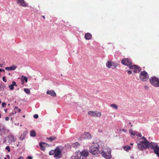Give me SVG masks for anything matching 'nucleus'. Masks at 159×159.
<instances>
[{"mask_svg":"<svg viewBox=\"0 0 159 159\" xmlns=\"http://www.w3.org/2000/svg\"><path fill=\"white\" fill-rule=\"evenodd\" d=\"M79 145L80 144H79V143H78V142H76L72 145L71 147L74 148H76L78 146H79Z\"/></svg>","mask_w":159,"mask_h":159,"instance_id":"c85d7f7f","label":"nucleus"},{"mask_svg":"<svg viewBox=\"0 0 159 159\" xmlns=\"http://www.w3.org/2000/svg\"><path fill=\"white\" fill-rule=\"evenodd\" d=\"M111 150L107 146L103 147L100 152L102 156L106 159H110L111 158Z\"/></svg>","mask_w":159,"mask_h":159,"instance_id":"f03ea898","label":"nucleus"},{"mask_svg":"<svg viewBox=\"0 0 159 159\" xmlns=\"http://www.w3.org/2000/svg\"><path fill=\"white\" fill-rule=\"evenodd\" d=\"M56 137L55 136H51L49 138H47V139L49 140L50 141L52 142L56 139Z\"/></svg>","mask_w":159,"mask_h":159,"instance_id":"a878e982","label":"nucleus"},{"mask_svg":"<svg viewBox=\"0 0 159 159\" xmlns=\"http://www.w3.org/2000/svg\"><path fill=\"white\" fill-rule=\"evenodd\" d=\"M122 130L123 131L125 132L126 131V130L125 129H122Z\"/></svg>","mask_w":159,"mask_h":159,"instance_id":"4d7b16f0","label":"nucleus"},{"mask_svg":"<svg viewBox=\"0 0 159 159\" xmlns=\"http://www.w3.org/2000/svg\"><path fill=\"white\" fill-rule=\"evenodd\" d=\"M118 66V64L117 63L112 61V69H116V67Z\"/></svg>","mask_w":159,"mask_h":159,"instance_id":"393cba45","label":"nucleus"},{"mask_svg":"<svg viewBox=\"0 0 159 159\" xmlns=\"http://www.w3.org/2000/svg\"><path fill=\"white\" fill-rule=\"evenodd\" d=\"M92 136L88 132H84L79 138V140H82L85 139H90Z\"/></svg>","mask_w":159,"mask_h":159,"instance_id":"1a4fd4ad","label":"nucleus"},{"mask_svg":"<svg viewBox=\"0 0 159 159\" xmlns=\"http://www.w3.org/2000/svg\"><path fill=\"white\" fill-rule=\"evenodd\" d=\"M17 67V66L15 65H12L10 67H6L5 69L7 70H14Z\"/></svg>","mask_w":159,"mask_h":159,"instance_id":"dca6fc26","label":"nucleus"},{"mask_svg":"<svg viewBox=\"0 0 159 159\" xmlns=\"http://www.w3.org/2000/svg\"><path fill=\"white\" fill-rule=\"evenodd\" d=\"M150 83L155 87H159V79L156 77H151L149 79Z\"/></svg>","mask_w":159,"mask_h":159,"instance_id":"0eeeda50","label":"nucleus"},{"mask_svg":"<svg viewBox=\"0 0 159 159\" xmlns=\"http://www.w3.org/2000/svg\"><path fill=\"white\" fill-rule=\"evenodd\" d=\"M43 19H44L45 18V16H43Z\"/></svg>","mask_w":159,"mask_h":159,"instance_id":"052dcab7","label":"nucleus"},{"mask_svg":"<svg viewBox=\"0 0 159 159\" xmlns=\"http://www.w3.org/2000/svg\"><path fill=\"white\" fill-rule=\"evenodd\" d=\"M24 158L22 157H20V158H19L18 159H23Z\"/></svg>","mask_w":159,"mask_h":159,"instance_id":"603ef678","label":"nucleus"},{"mask_svg":"<svg viewBox=\"0 0 159 159\" xmlns=\"http://www.w3.org/2000/svg\"><path fill=\"white\" fill-rule=\"evenodd\" d=\"M4 86L0 84V89H4Z\"/></svg>","mask_w":159,"mask_h":159,"instance_id":"37998d69","label":"nucleus"},{"mask_svg":"<svg viewBox=\"0 0 159 159\" xmlns=\"http://www.w3.org/2000/svg\"><path fill=\"white\" fill-rule=\"evenodd\" d=\"M27 132L26 131H25L23 132V134H22L20 136L19 138V139L21 140H23L27 134Z\"/></svg>","mask_w":159,"mask_h":159,"instance_id":"412c9836","label":"nucleus"},{"mask_svg":"<svg viewBox=\"0 0 159 159\" xmlns=\"http://www.w3.org/2000/svg\"><path fill=\"white\" fill-rule=\"evenodd\" d=\"M63 148L61 146H58L54 150H52L49 152V154L54 155V157L58 159L61 157V152Z\"/></svg>","mask_w":159,"mask_h":159,"instance_id":"f257e3e1","label":"nucleus"},{"mask_svg":"<svg viewBox=\"0 0 159 159\" xmlns=\"http://www.w3.org/2000/svg\"><path fill=\"white\" fill-rule=\"evenodd\" d=\"M1 101H0V104H1Z\"/></svg>","mask_w":159,"mask_h":159,"instance_id":"69168bd1","label":"nucleus"},{"mask_svg":"<svg viewBox=\"0 0 159 159\" xmlns=\"http://www.w3.org/2000/svg\"><path fill=\"white\" fill-rule=\"evenodd\" d=\"M139 79L142 81H145L148 80L149 76L145 71H141L139 74Z\"/></svg>","mask_w":159,"mask_h":159,"instance_id":"423d86ee","label":"nucleus"},{"mask_svg":"<svg viewBox=\"0 0 159 159\" xmlns=\"http://www.w3.org/2000/svg\"><path fill=\"white\" fill-rule=\"evenodd\" d=\"M2 105L3 107H5L6 106L7 104L5 102H2Z\"/></svg>","mask_w":159,"mask_h":159,"instance_id":"58836bf2","label":"nucleus"},{"mask_svg":"<svg viewBox=\"0 0 159 159\" xmlns=\"http://www.w3.org/2000/svg\"><path fill=\"white\" fill-rule=\"evenodd\" d=\"M4 159H9V158H7V157H5L4 158Z\"/></svg>","mask_w":159,"mask_h":159,"instance_id":"bf43d9fd","label":"nucleus"},{"mask_svg":"<svg viewBox=\"0 0 159 159\" xmlns=\"http://www.w3.org/2000/svg\"><path fill=\"white\" fill-rule=\"evenodd\" d=\"M88 114L91 116L96 117H100L101 116V113L97 111H89L88 112Z\"/></svg>","mask_w":159,"mask_h":159,"instance_id":"f8f14e48","label":"nucleus"},{"mask_svg":"<svg viewBox=\"0 0 159 159\" xmlns=\"http://www.w3.org/2000/svg\"><path fill=\"white\" fill-rule=\"evenodd\" d=\"M131 147L129 145L127 146H125L123 147L124 150L126 151H128L130 149Z\"/></svg>","mask_w":159,"mask_h":159,"instance_id":"cd10ccee","label":"nucleus"},{"mask_svg":"<svg viewBox=\"0 0 159 159\" xmlns=\"http://www.w3.org/2000/svg\"><path fill=\"white\" fill-rule=\"evenodd\" d=\"M106 66L108 68H112V61H107L106 63Z\"/></svg>","mask_w":159,"mask_h":159,"instance_id":"5701e85b","label":"nucleus"},{"mask_svg":"<svg viewBox=\"0 0 159 159\" xmlns=\"http://www.w3.org/2000/svg\"><path fill=\"white\" fill-rule=\"evenodd\" d=\"M46 93L50 95L52 97H55L56 96V93L52 90L48 91Z\"/></svg>","mask_w":159,"mask_h":159,"instance_id":"6ab92c4d","label":"nucleus"},{"mask_svg":"<svg viewBox=\"0 0 159 159\" xmlns=\"http://www.w3.org/2000/svg\"><path fill=\"white\" fill-rule=\"evenodd\" d=\"M8 106H9V105H10V104H8Z\"/></svg>","mask_w":159,"mask_h":159,"instance_id":"774afa93","label":"nucleus"},{"mask_svg":"<svg viewBox=\"0 0 159 159\" xmlns=\"http://www.w3.org/2000/svg\"><path fill=\"white\" fill-rule=\"evenodd\" d=\"M38 115L37 114H35L34 116V117L35 119H37L38 118Z\"/></svg>","mask_w":159,"mask_h":159,"instance_id":"4c0bfd02","label":"nucleus"},{"mask_svg":"<svg viewBox=\"0 0 159 159\" xmlns=\"http://www.w3.org/2000/svg\"><path fill=\"white\" fill-rule=\"evenodd\" d=\"M9 88L11 90H12L14 88L12 84L9 85Z\"/></svg>","mask_w":159,"mask_h":159,"instance_id":"72a5a7b5","label":"nucleus"},{"mask_svg":"<svg viewBox=\"0 0 159 159\" xmlns=\"http://www.w3.org/2000/svg\"><path fill=\"white\" fill-rule=\"evenodd\" d=\"M129 133L131 135H136V134H137V133L136 131H133L130 130L129 131Z\"/></svg>","mask_w":159,"mask_h":159,"instance_id":"c756f323","label":"nucleus"},{"mask_svg":"<svg viewBox=\"0 0 159 159\" xmlns=\"http://www.w3.org/2000/svg\"><path fill=\"white\" fill-rule=\"evenodd\" d=\"M82 157H86L89 155V153L87 150H84L81 152Z\"/></svg>","mask_w":159,"mask_h":159,"instance_id":"f3484780","label":"nucleus"},{"mask_svg":"<svg viewBox=\"0 0 159 159\" xmlns=\"http://www.w3.org/2000/svg\"><path fill=\"white\" fill-rule=\"evenodd\" d=\"M2 80H3L4 82H7V80L6 79V77L5 76H4V77H3Z\"/></svg>","mask_w":159,"mask_h":159,"instance_id":"ea45409f","label":"nucleus"},{"mask_svg":"<svg viewBox=\"0 0 159 159\" xmlns=\"http://www.w3.org/2000/svg\"><path fill=\"white\" fill-rule=\"evenodd\" d=\"M13 86H17V85L16 84V82L14 81H13L12 82V84H11Z\"/></svg>","mask_w":159,"mask_h":159,"instance_id":"c9c22d12","label":"nucleus"},{"mask_svg":"<svg viewBox=\"0 0 159 159\" xmlns=\"http://www.w3.org/2000/svg\"><path fill=\"white\" fill-rule=\"evenodd\" d=\"M24 91L26 93L28 94H29L30 93V91L29 89H24Z\"/></svg>","mask_w":159,"mask_h":159,"instance_id":"7c9ffc66","label":"nucleus"},{"mask_svg":"<svg viewBox=\"0 0 159 159\" xmlns=\"http://www.w3.org/2000/svg\"><path fill=\"white\" fill-rule=\"evenodd\" d=\"M139 139H142L143 140V141H145L146 142H148L147 139L144 136Z\"/></svg>","mask_w":159,"mask_h":159,"instance_id":"473e14b6","label":"nucleus"},{"mask_svg":"<svg viewBox=\"0 0 159 159\" xmlns=\"http://www.w3.org/2000/svg\"><path fill=\"white\" fill-rule=\"evenodd\" d=\"M136 135L137 136L139 137H141V134L140 133H139V134L137 133V134H136Z\"/></svg>","mask_w":159,"mask_h":159,"instance_id":"79ce46f5","label":"nucleus"},{"mask_svg":"<svg viewBox=\"0 0 159 159\" xmlns=\"http://www.w3.org/2000/svg\"><path fill=\"white\" fill-rule=\"evenodd\" d=\"M16 111H14L13 112H12L10 114V115L11 116L12 115H14L16 113Z\"/></svg>","mask_w":159,"mask_h":159,"instance_id":"a19ab883","label":"nucleus"},{"mask_svg":"<svg viewBox=\"0 0 159 159\" xmlns=\"http://www.w3.org/2000/svg\"><path fill=\"white\" fill-rule=\"evenodd\" d=\"M2 66H3V64H0V66L1 67H2Z\"/></svg>","mask_w":159,"mask_h":159,"instance_id":"5fc2aeb1","label":"nucleus"},{"mask_svg":"<svg viewBox=\"0 0 159 159\" xmlns=\"http://www.w3.org/2000/svg\"><path fill=\"white\" fill-rule=\"evenodd\" d=\"M153 142L145 141H140L139 143L137 144L138 148L140 150H145L146 148H151V145Z\"/></svg>","mask_w":159,"mask_h":159,"instance_id":"7ed1b4c3","label":"nucleus"},{"mask_svg":"<svg viewBox=\"0 0 159 159\" xmlns=\"http://www.w3.org/2000/svg\"><path fill=\"white\" fill-rule=\"evenodd\" d=\"M35 131L34 130H32L30 131V135L31 137H34L36 136Z\"/></svg>","mask_w":159,"mask_h":159,"instance_id":"bb28decb","label":"nucleus"},{"mask_svg":"<svg viewBox=\"0 0 159 159\" xmlns=\"http://www.w3.org/2000/svg\"><path fill=\"white\" fill-rule=\"evenodd\" d=\"M17 147H18L19 146V144H17Z\"/></svg>","mask_w":159,"mask_h":159,"instance_id":"0e129e2a","label":"nucleus"},{"mask_svg":"<svg viewBox=\"0 0 159 159\" xmlns=\"http://www.w3.org/2000/svg\"><path fill=\"white\" fill-rule=\"evenodd\" d=\"M7 140L8 143L9 144H11L16 141V139L15 138L13 135H10L6 137L5 139L3 141V142L6 143Z\"/></svg>","mask_w":159,"mask_h":159,"instance_id":"6e6552de","label":"nucleus"},{"mask_svg":"<svg viewBox=\"0 0 159 159\" xmlns=\"http://www.w3.org/2000/svg\"><path fill=\"white\" fill-rule=\"evenodd\" d=\"M5 149L8 150V152H10V147L8 146H7L6 147Z\"/></svg>","mask_w":159,"mask_h":159,"instance_id":"f704fd0d","label":"nucleus"},{"mask_svg":"<svg viewBox=\"0 0 159 159\" xmlns=\"http://www.w3.org/2000/svg\"><path fill=\"white\" fill-rule=\"evenodd\" d=\"M39 145L40 146V149L42 150L43 151L45 149V146H44V145H47V144L46 143L44 142H40L39 143Z\"/></svg>","mask_w":159,"mask_h":159,"instance_id":"a211bd4d","label":"nucleus"},{"mask_svg":"<svg viewBox=\"0 0 159 159\" xmlns=\"http://www.w3.org/2000/svg\"><path fill=\"white\" fill-rule=\"evenodd\" d=\"M152 144L151 148L153 149L154 153L159 157V147L156 143L153 142Z\"/></svg>","mask_w":159,"mask_h":159,"instance_id":"9d476101","label":"nucleus"},{"mask_svg":"<svg viewBox=\"0 0 159 159\" xmlns=\"http://www.w3.org/2000/svg\"><path fill=\"white\" fill-rule=\"evenodd\" d=\"M18 109V112H20L21 111V109Z\"/></svg>","mask_w":159,"mask_h":159,"instance_id":"864d4df0","label":"nucleus"},{"mask_svg":"<svg viewBox=\"0 0 159 159\" xmlns=\"http://www.w3.org/2000/svg\"><path fill=\"white\" fill-rule=\"evenodd\" d=\"M7 157H9V155H7Z\"/></svg>","mask_w":159,"mask_h":159,"instance_id":"680f3d73","label":"nucleus"},{"mask_svg":"<svg viewBox=\"0 0 159 159\" xmlns=\"http://www.w3.org/2000/svg\"><path fill=\"white\" fill-rule=\"evenodd\" d=\"M144 87L146 89H148V87L147 85H145L144 86Z\"/></svg>","mask_w":159,"mask_h":159,"instance_id":"de8ad7c7","label":"nucleus"},{"mask_svg":"<svg viewBox=\"0 0 159 159\" xmlns=\"http://www.w3.org/2000/svg\"><path fill=\"white\" fill-rule=\"evenodd\" d=\"M71 159H78L77 158L76 155L75 156H71Z\"/></svg>","mask_w":159,"mask_h":159,"instance_id":"e433bc0d","label":"nucleus"},{"mask_svg":"<svg viewBox=\"0 0 159 159\" xmlns=\"http://www.w3.org/2000/svg\"><path fill=\"white\" fill-rule=\"evenodd\" d=\"M129 124H130L131 123L130 122H129Z\"/></svg>","mask_w":159,"mask_h":159,"instance_id":"338daca9","label":"nucleus"},{"mask_svg":"<svg viewBox=\"0 0 159 159\" xmlns=\"http://www.w3.org/2000/svg\"><path fill=\"white\" fill-rule=\"evenodd\" d=\"M18 109V107H15V108H14V109L15 110H17V109Z\"/></svg>","mask_w":159,"mask_h":159,"instance_id":"3c124183","label":"nucleus"},{"mask_svg":"<svg viewBox=\"0 0 159 159\" xmlns=\"http://www.w3.org/2000/svg\"><path fill=\"white\" fill-rule=\"evenodd\" d=\"M25 115H24L23 116V117H25Z\"/></svg>","mask_w":159,"mask_h":159,"instance_id":"e2e57ef3","label":"nucleus"},{"mask_svg":"<svg viewBox=\"0 0 159 159\" xmlns=\"http://www.w3.org/2000/svg\"><path fill=\"white\" fill-rule=\"evenodd\" d=\"M75 155L77 157V158L79 159H80L81 158L82 154L81 152H75Z\"/></svg>","mask_w":159,"mask_h":159,"instance_id":"4be33fe9","label":"nucleus"},{"mask_svg":"<svg viewBox=\"0 0 159 159\" xmlns=\"http://www.w3.org/2000/svg\"><path fill=\"white\" fill-rule=\"evenodd\" d=\"M81 159H86V157H82Z\"/></svg>","mask_w":159,"mask_h":159,"instance_id":"8fccbe9b","label":"nucleus"},{"mask_svg":"<svg viewBox=\"0 0 159 159\" xmlns=\"http://www.w3.org/2000/svg\"><path fill=\"white\" fill-rule=\"evenodd\" d=\"M111 106L115 109H117L118 108L117 106L115 104H111Z\"/></svg>","mask_w":159,"mask_h":159,"instance_id":"2f4dec72","label":"nucleus"},{"mask_svg":"<svg viewBox=\"0 0 159 159\" xmlns=\"http://www.w3.org/2000/svg\"><path fill=\"white\" fill-rule=\"evenodd\" d=\"M27 159H32V157L30 156H28L27 157Z\"/></svg>","mask_w":159,"mask_h":159,"instance_id":"49530a36","label":"nucleus"},{"mask_svg":"<svg viewBox=\"0 0 159 159\" xmlns=\"http://www.w3.org/2000/svg\"><path fill=\"white\" fill-rule=\"evenodd\" d=\"M128 73L129 74H130L132 73V71L131 70H127Z\"/></svg>","mask_w":159,"mask_h":159,"instance_id":"a18cd8bd","label":"nucleus"},{"mask_svg":"<svg viewBox=\"0 0 159 159\" xmlns=\"http://www.w3.org/2000/svg\"><path fill=\"white\" fill-rule=\"evenodd\" d=\"M7 109H6L5 110H4V111L5 112H7Z\"/></svg>","mask_w":159,"mask_h":159,"instance_id":"6e6d98bb","label":"nucleus"},{"mask_svg":"<svg viewBox=\"0 0 159 159\" xmlns=\"http://www.w3.org/2000/svg\"><path fill=\"white\" fill-rule=\"evenodd\" d=\"M5 71V70L4 69H0V73L1 72H4Z\"/></svg>","mask_w":159,"mask_h":159,"instance_id":"c03bdc74","label":"nucleus"},{"mask_svg":"<svg viewBox=\"0 0 159 159\" xmlns=\"http://www.w3.org/2000/svg\"><path fill=\"white\" fill-rule=\"evenodd\" d=\"M5 120L6 121H8L9 120V118L8 117H6Z\"/></svg>","mask_w":159,"mask_h":159,"instance_id":"09e8293b","label":"nucleus"},{"mask_svg":"<svg viewBox=\"0 0 159 159\" xmlns=\"http://www.w3.org/2000/svg\"><path fill=\"white\" fill-rule=\"evenodd\" d=\"M121 63L125 66H129L132 65V61L129 59L125 58L123 59L121 61Z\"/></svg>","mask_w":159,"mask_h":159,"instance_id":"9b49d317","label":"nucleus"},{"mask_svg":"<svg viewBox=\"0 0 159 159\" xmlns=\"http://www.w3.org/2000/svg\"><path fill=\"white\" fill-rule=\"evenodd\" d=\"M133 143H130V145H133Z\"/></svg>","mask_w":159,"mask_h":159,"instance_id":"13d9d810","label":"nucleus"},{"mask_svg":"<svg viewBox=\"0 0 159 159\" xmlns=\"http://www.w3.org/2000/svg\"><path fill=\"white\" fill-rule=\"evenodd\" d=\"M9 132V130L7 129L4 125H2L0 126V133L1 134L3 135Z\"/></svg>","mask_w":159,"mask_h":159,"instance_id":"4468645a","label":"nucleus"},{"mask_svg":"<svg viewBox=\"0 0 159 159\" xmlns=\"http://www.w3.org/2000/svg\"><path fill=\"white\" fill-rule=\"evenodd\" d=\"M92 37V35L91 34L87 33L85 34V38L86 40H90L91 39Z\"/></svg>","mask_w":159,"mask_h":159,"instance_id":"aec40b11","label":"nucleus"},{"mask_svg":"<svg viewBox=\"0 0 159 159\" xmlns=\"http://www.w3.org/2000/svg\"><path fill=\"white\" fill-rule=\"evenodd\" d=\"M89 152L92 154L95 155L99 152V145H96L95 144L92 145L89 148Z\"/></svg>","mask_w":159,"mask_h":159,"instance_id":"39448f33","label":"nucleus"},{"mask_svg":"<svg viewBox=\"0 0 159 159\" xmlns=\"http://www.w3.org/2000/svg\"><path fill=\"white\" fill-rule=\"evenodd\" d=\"M17 4L24 7H26L27 6V4L25 2L24 0H17Z\"/></svg>","mask_w":159,"mask_h":159,"instance_id":"2eb2a0df","label":"nucleus"},{"mask_svg":"<svg viewBox=\"0 0 159 159\" xmlns=\"http://www.w3.org/2000/svg\"><path fill=\"white\" fill-rule=\"evenodd\" d=\"M129 67L131 69L134 70L133 71L134 73H138L141 70L140 68L136 65L130 66Z\"/></svg>","mask_w":159,"mask_h":159,"instance_id":"ddd939ff","label":"nucleus"},{"mask_svg":"<svg viewBox=\"0 0 159 159\" xmlns=\"http://www.w3.org/2000/svg\"><path fill=\"white\" fill-rule=\"evenodd\" d=\"M153 142L145 141H140L139 143L137 144L138 148L140 150H145L146 148H151V145Z\"/></svg>","mask_w":159,"mask_h":159,"instance_id":"20e7f679","label":"nucleus"},{"mask_svg":"<svg viewBox=\"0 0 159 159\" xmlns=\"http://www.w3.org/2000/svg\"><path fill=\"white\" fill-rule=\"evenodd\" d=\"M21 81H22V84H24V80L25 81V82L27 83V82L28 78H27L26 77L24 76H22L21 78Z\"/></svg>","mask_w":159,"mask_h":159,"instance_id":"b1692460","label":"nucleus"}]
</instances>
